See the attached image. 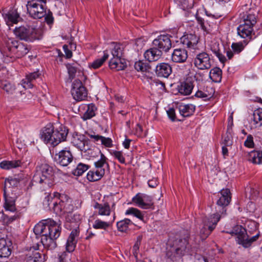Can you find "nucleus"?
Returning <instances> with one entry per match:
<instances>
[{
    "label": "nucleus",
    "instance_id": "f257e3e1",
    "mask_svg": "<svg viewBox=\"0 0 262 262\" xmlns=\"http://www.w3.org/2000/svg\"><path fill=\"white\" fill-rule=\"evenodd\" d=\"M61 230L60 225L51 219L42 220L33 229L35 234L41 237L42 244L48 250H53L57 247L56 240L60 236Z\"/></svg>",
    "mask_w": 262,
    "mask_h": 262
},
{
    "label": "nucleus",
    "instance_id": "f03ea898",
    "mask_svg": "<svg viewBox=\"0 0 262 262\" xmlns=\"http://www.w3.org/2000/svg\"><path fill=\"white\" fill-rule=\"evenodd\" d=\"M241 11L243 13V22L237 28L238 35L243 38L251 40L254 36L253 26L256 23V16L258 11L254 8H248V5L242 6Z\"/></svg>",
    "mask_w": 262,
    "mask_h": 262
},
{
    "label": "nucleus",
    "instance_id": "7ed1b4c3",
    "mask_svg": "<svg viewBox=\"0 0 262 262\" xmlns=\"http://www.w3.org/2000/svg\"><path fill=\"white\" fill-rule=\"evenodd\" d=\"M69 133L68 128L62 124L55 127L52 124H47L42 130L41 139L47 144L55 146L66 141Z\"/></svg>",
    "mask_w": 262,
    "mask_h": 262
},
{
    "label": "nucleus",
    "instance_id": "20e7f679",
    "mask_svg": "<svg viewBox=\"0 0 262 262\" xmlns=\"http://www.w3.org/2000/svg\"><path fill=\"white\" fill-rule=\"evenodd\" d=\"M189 235L187 233L183 236L175 239L172 245H168L166 255L172 261L176 260L187 253L190 249L189 243Z\"/></svg>",
    "mask_w": 262,
    "mask_h": 262
},
{
    "label": "nucleus",
    "instance_id": "39448f33",
    "mask_svg": "<svg viewBox=\"0 0 262 262\" xmlns=\"http://www.w3.org/2000/svg\"><path fill=\"white\" fill-rule=\"evenodd\" d=\"M32 182L40 184L43 188L51 187L54 183L53 168L47 163L37 166Z\"/></svg>",
    "mask_w": 262,
    "mask_h": 262
},
{
    "label": "nucleus",
    "instance_id": "423d86ee",
    "mask_svg": "<svg viewBox=\"0 0 262 262\" xmlns=\"http://www.w3.org/2000/svg\"><path fill=\"white\" fill-rule=\"evenodd\" d=\"M15 34L20 39L32 42L40 39L39 30L30 26H21L14 30Z\"/></svg>",
    "mask_w": 262,
    "mask_h": 262
},
{
    "label": "nucleus",
    "instance_id": "0eeeda50",
    "mask_svg": "<svg viewBox=\"0 0 262 262\" xmlns=\"http://www.w3.org/2000/svg\"><path fill=\"white\" fill-rule=\"evenodd\" d=\"M220 219L221 215L219 213L212 214L209 216L203 218V226L200 230V236L202 240L205 239L211 234L215 228Z\"/></svg>",
    "mask_w": 262,
    "mask_h": 262
},
{
    "label": "nucleus",
    "instance_id": "6e6552de",
    "mask_svg": "<svg viewBox=\"0 0 262 262\" xmlns=\"http://www.w3.org/2000/svg\"><path fill=\"white\" fill-rule=\"evenodd\" d=\"M195 57L193 59V63L197 69L201 70H208L211 68L213 60L210 55L206 52H199V49L193 52Z\"/></svg>",
    "mask_w": 262,
    "mask_h": 262
},
{
    "label": "nucleus",
    "instance_id": "1a4fd4ad",
    "mask_svg": "<svg viewBox=\"0 0 262 262\" xmlns=\"http://www.w3.org/2000/svg\"><path fill=\"white\" fill-rule=\"evenodd\" d=\"M26 7L29 16L34 19H40L46 15V6L39 4L36 0L28 1Z\"/></svg>",
    "mask_w": 262,
    "mask_h": 262
},
{
    "label": "nucleus",
    "instance_id": "9d476101",
    "mask_svg": "<svg viewBox=\"0 0 262 262\" xmlns=\"http://www.w3.org/2000/svg\"><path fill=\"white\" fill-rule=\"evenodd\" d=\"M7 48L10 52L8 56L20 58L26 55L29 51L27 45L19 42L16 40H12L8 43Z\"/></svg>",
    "mask_w": 262,
    "mask_h": 262
},
{
    "label": "nucleus",
    "instance_id": "9b49d317",
    "mask_svg": "<svg viewBox=\"0 0 262 262\" xmlns=\"http://www.w3.org/2000/svg\"><path fill=\"white\" fill-rule=\"evenodd\" d=\"M221 196L216 202V207H215L216 213L221 215L225 214L226 212V207L229 204L231 200V193L229 189H223L220 191Z\"/></svg>",
    "mask_w": 262,
    "mask_h": 262
},
{
    "label": "nucleus",
    "instance_id": "f8f14e48",
    "mask_svg": "<svg viewBox=\"0 0 262 262\" xmlns=\"http://www.w3.org/2000/svg\"><path fill=\"white\" fill-rule=\"evenodd\" d=\"M171 35L169 34L160 35L152 40L151 45L158 49L162 53L163 52L166 53L171 48Z\"/></svg>",
    "mask_w": 262,
    "mask_h": 262
},
{
    "label": "nucleus",
    "instance_id": "ddd939ff",
    "mask_svg": "<svg viewBox=\"0 0 262 262\" xmlns=\"http://www.w3.org/2000/svg\"><path fill=\"white\" fill-rule=\"evenodd\" d=\"M71 94L73 98L77 101H81L87 97V92L81 81L76 79L72 84Z\"/></svg>",
    "mask_w": 262,
    "mask_h": 262
},
{
    "label": "nucleus",
    "instance_id": "4468645a",
    "mask_svg": "<svg viewBox=\"0 0 262 262\" xmlns=\"http://www.w3.org/2000/svg\"><path fill=\"white\" fill-rule=\"evenodd\" d=\"M132 201L137 206L144 209L151 208L154 206L151 196L144 193H137L133 198Z\"/></svg>",
    "mask_w": 262,
    "mask_h": 262
},
{
    "label": "nucleus",
    "instance_id": "2eb2a0df",
    "mask_svg": "<svg viewBox=\"0 0 262 262\" xmlns=\"http://www.w3.org/2000/svg\"><path fill=\"white\" fill-rule=\"evenodd\" d=\"M5 198V203L4 204V207L6 211H9L11 212H15V214L12 216H8V223H11L14 220L18 219L20 216V213L16 211V208L15 206V200L12 197L8 196V194H4Z\"/></svg>",
    "mask_w": 262,
    "mask_h": 262
},
{
    "label": "nucleus",
    "instance_id": "dca6fc26",
    "mask_svg": "<svg viewBox=\"0 0 262 262\" xmlns=\"http://www.w3.org/2000/svg\"><path fill=\"white\" fill-rule=\"evenodd\" d=\"M23 256L25 262H44L46 260V255L41 254L34 247H30Z\"/></svg>",
    "mask_w": 262,
    "mask_h": 262
},
{
    "label": "nucleus",
    "instance_id": "f3484780",
    "mask_svg": "<svg viewBox=\"0 0 262 262\" xmlns=\"http://www.w3.org/2000/svg\"><path fill=\"white\" fill-rule=\"evenodd\" d=\"M73 159L71 152L67 149H63L54 156V161L62 166H68Z\"/></svg>",
    "mask_w": 262,
    "mask_h": 262
},
{
    "label": "nucleus",
    "instance_id": "a211bd4d",
    "mask_svg": "<svg viewBox=\"0 0 262 262\" xmlns=\"http://www.w3.org/2000/svg\"><path fill=\"white\" fill-rule=\"evenodd\" d=\"M199 41V38L193 34H186L180 38L181 43L185 47L190 50H198L197 45Z\"/></svg>",
    "mask_w": 262,
    "mask_h": 262
},
{
    "label": "nucleus",
    "instance_id": "6ab92c4d",
    "mask_svg": "<svg viewBox=\"0 0 262 262\" xmlns=\"http://www.w3.org/2000/svg\"><path fill=\"white\" fill-rule=\"evenodd\" d=\"M226 233L231 234L232 236H235L236 242L241 245L247 236L246 229L241 225H236L231 231H227Z\"/></svg>",
    "mask_w": 262,
    "mask_h": 262
},
{
    "label": "nucleus",
    "instance_id": "aec40b11",
    "mask_svg": "<svg viewBox=\"0 0 262 262\" xmlns=\"http://www.w3.org/2000/svg\"><path fill=\"white\" fill-rule=\"evenodd\" d=\"M115 203H113L111 207L108 202L104 203H99L95 202L93 207L96 210V212L98 215L100 216H110L111 213L112 209H113Z\"/></svg>",
    "mask_w": 262,
    "mask_h": 262
},
{
    "label": "nucleus",
    "instance_id": "412c9836",
    "mask_svg": "<svg viewBox=\"0 0 262 262\" xmlns=\"http://www.w3.org/2000/svg\"><path fill=\"white\" fill-rule=\"evenodd\" d=\"M12 243L5 238H0V258H8L12 252Z\"/></svg>",
    "mask_w": 262,
    "mask_h": 262
},
{
    "label": "nucleus",
    "instance_id": "4be33fe9",
    "mask_svg": "<svg viewBox=\"0 0 262 262\" xmlns=\"http://www.w3.org/2000/svg\"><path fill=\"white\" fill-rule=\"evenodd\" d=\"M79 235V227H77L74 229L71 232L66 243V250L69 252H72L74 251L77 241L76 239Z\"/></svg>",
    "mask_w": 262,
    "mask_h": 262
},
{
    "label": "nucleus",
    "instance_id": "5701e85b",
    "mask_svg": "<svg viewBox=\"0 0 262 262\" xmlns=\"http://www.w3.org/2000/svg\"><path fill=\"white\" fill-rule=\"evenodd\" d=\"M87 141L85 137L81 134H74L71 139V143L81 151H86L88 148L86 147Z\"/></svg>",
    "mask_w": 262,
    "mask_h": 262
},
{
    "label": "nucleus",
    "instance_id": "b1692460",
    "mask_svg": "<svg viewBox=\"0 0 262 262\" xmlns=\"http://www.w3.org/2000/svg\"><path fill=\"white\" fill-rule=\"evenodd\" d=\"M188 58V53L186 49L177 48L173 50L171 55V60L176 63H184Z\"/></svg>",
    "mask_w": 262,
    "mask_h": 262
},
{
    "label": "nucleus",
    "instance_id": "393cba45",
    "mask_svg": "<svg viewBox=\"0 0 262 262\" xmlns=\"http://www.w3.org/2000/svg\"><path fill=\"white\" fill-rule=\"evenodd\" d=\"M162 55L163 53L152 46V47L146 50L144 53L145 59L149 62L158 61Z\"/></svg>",
    "mask_w": 262,
    "mask_h": 262
},
{
    "label": "nucleus",
    "instance_id": "a878e982",
    "mask_svg": "<svg viewBox=\"0 0 262 262\" xmlns=\"http://www.w3.org/2000/svg\"><path fill=\"white\" fill-rule=\"evenodd\" d=\"M60 209L61 211L64 213H67L68 215L66 216V220L67 222H73L74 220H76L75 219L77 215L73 214L71 212L73 210V206L69 201H67L66 202L63 201H60L59 203Z\"/></svg>",
    "mask_w": 262,
    "mask_h": 262
},
{
    "label": "nucleus",
    "instance_id": "bb28decb",
    "mask_svg": "<svg viewBox=\"0 0 262 262\" xmlns=\"http://www.w3.org/2000/svg\"><path fill=\"white\" fill-rule=\"evenodd\" d=\"M155 72L158 77L167 78L172 72V68L168 63H160L156 66Z\"/></svg>",
    "mask_w": 262,
    "mask_h": 262
},
{
    "label": "nucleus",
    "instance_id": "cd10ccee",
    "mask_svg": "<svg viewBox=\"0 0 262 262\" xmlns=\"http://www.w3.org/2000/svg\"><path fill=\"white\" fill-rule=\"evenodd\" d=\"M111 54L113 57L118 58H124V46L119 42H112L111 44Z\"/></svg>",
    "mask_w": 262,
    "mask_h": 262
},
{
    "label": "nucleus",
    "instance_id": "c85d7f7f",
    "mask_svg": "<svg viewBox=\"0 0 262 262\" xmlns=\"http://www.w3.org/2000/svg\"><path fill=\"white\" fill-rule=\"evenodd\" d=\"M127 67L124 58L112 57L109 62V67L111 69L118 71L124 70Z\"/></svg>",
    "mask_w": 262,
    "mask_h": 262
},
{
    "label": "nucleus",
    "instance_id": "c756f323",
    "mask_svg": "<svg viewBox=\"0 0 262 262\" xmlns=\"http://www.w3.org/2000/svg\"><path fill=\"white\" fill-rule=\"evenodd\" d=\"M38 72L30 73L26 76V78L21 80V84L25 89H31L34 86V81L39 77Z\"/></svg>",
    "mask_w": 262,
    "mask_h": 262
},
{
    "label": "nucleus",
    "instance_id": "7c9ffc66",
    "mask_svg": "<svg viewBox=\"0 0 262 262\" xmlns=\"http://www.w3.org/2000/svg\"><path fill=\"white\" fill-rule=\"evenodd\" d=\"M23 179V177L19 176H18L17 177H9L6 179L3 188L4 194H6L8 193V188L17 186L20 181Z\"/></svg>",
    "mask_w": 262,
    "mask_h": 262
},
{
    "label": "nucleus",
    "instance_id": "2f4dec72",
    "mask_svg": "<svg viewBox=\"0 0 262 262\" xmlns=\"http://www.w3.org/2000/svg\"><path fill=\"white\" fill-rule=\"evenodd\" d=\"M180 114L184 117H189L192 115L195 110V106L192 104H181L178 106Z\"/></svg>",
    "mask_w": 262,
    "mask_h": 262
},
{
    "label": "nucleus",
    "instance_id": "473e14b6",
    "mask_svg": "<svg viewBox=\"0 0 262 262\" xmlns=\"http://www.w3.org/2000/svg\"><path fill=\"white\" fill-rule=\"evenodd\" d=\"M104 174L105 173L103 172L101 170L95 168L88 172L86 178L90 182H95L100 180Z\"/></svg>",
    "mask_w": 262,
    "mask_h": 262
},
{
    "label": "nucleus",
    "instance_id": "72a5a7b5",
    "mask_svg": "<svg viewBox=\"0 0 262 262\" xmlns=\"http://www.w3.org/2000/svg\"><path fill=\"white\" fill-rule=\"evenodd\" d=\"M21 161L19 160L13 161L4 160L0 163V167L5 170H10L20 167L21 166Z\"/></svg>",
    "mask_w": 262,
    "mask_h": 262
},
{
    "label": "nucleus",
    "instance_id": "f704fd0d",
    "mask_svg": "<svg viewBox=\"0 0 262 262\" xmlns=\"http://www.w3.org/2000/svg\"><path fill=\"white\" fill-rule=\"evenodd\" d=\"M19 18H20L19 14L16 10L9 11L5 16V19L8 25L17 24Z\"/></svg>",
    "mask_w": 262,
    "mask_h": 262
},
{
    "label": "nucleus",
    "instance_id": "c9c22d12",
    "mask_svg": "<svg viewBox=\"0 0 262 262\" xmlns=\"http://www.w3.org/2000/svg\"><path fill=\"white\" fill-rule=\"evenodd\" d=\"M193 85L191 82H184L178 86L179 93L183 95H190L193 89Z\"/></svg>",
    "mask_w": 262,
    "mask_h": 262
},
{
    "label": "nucleus",
    "instance_id": "e433bc0d",
    "mask_svg": "<svg viewBox=\"0 0 262 262\" xmlns=\"http://www.w3.org/2000/svg\"><path fill=\"white\" fill-rule=\"evenodd\" d=\"M0 88L8 95H13L16 91L15 85L7 80H0Z\"/></svg>",
    "mask_w": 262,
    "mask_h": 262
},
{
    "label": "nucleus",
    "instance_id": "4c0bfd02",
    "mask_svg": "<svg viewBox=\"0 0 262 262\" xmlns=\"http://www.w3.org/2000/svg\"><path fill=\"white\" fill-rule=\"evenodd\" d=\"M248 160L254 164H262V151L253 150L248 154Z\"/></svg>",
    "mask_w": 262,
    "mask_h": 262
},
{
    "label": "nucleus",
    "instance_id": "58836bf2",
    "mask_svg": "<svg viewBox=\"0 0 262 262\" xmlns=\"http://www.w3.org/2000/svg\"><path fill=\"white\" fill-rule=\"evenodd\" d=\"M100 158L97 161L95 162V168L99 170H101L103 172L105 173L104 166L108 167V164L107 162V158L100 151Z\"/></svg>",
    "mask_w": 262,
    "mask_h": 262
},
{
    "label": "nucleus",
    "instance_id": "ea45409f",
    "mask_svg": "<svg viewBox=\"0 0 262 262\" xmlns=\"http://www.w3.org/2000/svg\"><path fill=\"white\" fill-rule=\"evenodd\" d=\"M222 71L218 67L212 69L209 73L210 78L214 82H220L222 80Z\"/></svg>",
    "mask_w": 262,
    "mask_h": 262
},
{
    "label": "nucleus",
    "instance_id": "a19ab883",
    "mask_svg": "<svg viewBox=\"0 0 262 262\" xmlns=\"http://www.w3.org/2000/svg\"><path fill=\"white\" fill-rule=\"evenodd\" d=\"M132 221L128 219H124L117 223V227L119 231L125 232L128 229V227L133 225Z\"/></svg>",
    "mask_w": 262,
    "mask_h": 262
},
{
    "label": "nucleus",
    "instance_id": "79ce46f5",
    "mask_svg": "<svg viewBox=\"0 0 262 262\" xmlns=\"http://www.w3.org/2000/svg\"><path fill=\"white\" fill-rule=\"evenodd\" d=\"M87 110L82 116V119L83 120H86L91 119L95 116V111L97 110V107L93 103H90L87 106Z\"/></svg>",
    "mask_w": 262,
    "mask_h": 262
},
{
    "label": "nucleus",
    "instance_id": "37998d69",
    "mask_svg": "<svg viewBox=\"0 0 262 262\" xmlns=\"http://www.w3.org/2000/svg\"><path fill=\"white\" fill-rule=\"evenodd\" d=\"M211 50L217 57L219 60L222 63H225L226 61V58L221 52L219 48V43H214V45L211 47Z\"/></svg>",
    "mask_w": 262,
    "mask_h": 262
},
{
    "label": "nucleus",
    "instance_id": "c03bdc74",
    "mask_svg": "<svg viewBox=\"0 0 262 262\" xmlns=\"http://www.w3.org/2000/svg\"><path fill=\"white\" fill-rule=\"evenodd\" d=\"M109 55L105 51L104 52L103 56L102 58L94 60L91 64V67L96 69L100 68L105 61L108 58Z\"/></svg>",
    "mask_w": 262,
    "mask_h": 262
},
{
    "label": "nucleus",
    "instance_id": "a18cd8bd",
    "mask_svg": "<svg viewBox=\"0 0 262 262\" xmlns=\"http://www.w3.org/2000/svg\"><path fill=\"white\" fill-rule=\"evenodd\" d=\"M134 68L138 72H144L149 70L150 66L143 60H139L135 63Z\"/></svg>",
    "mask_w": 262,
    "mask_h": 262
},
{
    "label": "nucleus",
    "instance_id": "49530a36",
    "mask_svg": "<svg viewBox=\"0 0 262 262\" xmlns=\"http://www.w3.org/2000/svg\"><path fill=\"white\" fill-rule=\"evenodd\" d=\"M111 225L110 222H105L100 219L95 221L93 227L95 229L106 230Z\"/></svg>",
    "mask_w": 262,
    "mask_h": 262
},
{
    "label": "nucleus",
    "instance_id": "de8ad7c7",
    "mask_svg": "<svg viewBox=\"0 0 262 262\" xmlns=\"http://www.w3.org/2000/svg\"><path fill=\"white\" fill-rule=\"evenodd\" d=\"M89 167L88 165L79 163L76 169L73 170V173L75 176H80L89 168Z\"/></svg>",
    "mask_w": 262,
    "mask_h": 262
},
{
    "label": "nucleus",
    "instance_id": "09e8293b",
    "mask_svg": "<svg viewBox=\"0 0 262 262\" xmlns=\"http://www.w3.org/2000/svg\"><path fill=\"white\" fill-rule=\"evenodd\" d=\"M259 232H258V233H257L255 236H253L251 238H249V235L247 234V236L245 238V239L244 240L242 246L245 248H249L251 246L253 242L256 241L258 239V238L259 237Z\"/></svg>",
    "mask_w": 262,
    "mask_h": 262
},
{
    "label": "nucleus",
    "instance_id": "8fccbe9b",
    "mask_svg": "<svg viewBox=\"0 0 262 262\" xmlns=\"http://www.w3.org/2000/svg\"><path fill=\"white\" fill-rule=\"evenodd\" d=\"M66 68L68 71L69 78L72 80L75 77V74L77 72V68L74 64L70 63L66 64Z\"/></svg>",
    "mask_w": 262,
    "mask_h": 262
},
{
    "label": "nucleus",
    "instance_id": "3c124183",
    "mask_svg": "<svg viewBox=\"0 0 262 262\" xmlns=\"http://www.w3.org/2000/svg\"><path fill=\"white\" fill-rule=\"evenodd\" d=\"M142 239V235H140L137 236V240L132 249L133 253L136 258H137L139 250V247Z\"/></svg>",
    "mask_w": 262,
    "mask_h": 262
},
{
    "label": "nucleus",
    "instance_id": "603ef678",
    "mask_svg": "<svg viewBox=\"0 0 262 262\" xmlns=\"http://www.w3.org/2000/svg\"><path fill=\"white\" fill-rule=\"evenodd\" d=\"M110 153L111 155L114 156L115 159H117L120 163L122 164H124L125 163V158L123 156L122 151L112 150Z\"/></svg>",
    "mask_w": 262,
    "mask_h": 262
},
{
    "label": "nucleus",
    "instance_id": "864d4df0",
    "mask_svg": "<svg viewBox=\"0 0 262 262\" xmlns=\"http://www.w3.org/2000/svg\"><path fill=\"white\" fill-rule=\"evenodd\" d=\"M253 120L256 124L261 122L260 125H262V108H258L254 111Z\"/></svg>",
    "mask_w": 262,
    "mask_h": 262
},
{
    "label": "nucleus",
    "instance_id": "5fc2aeb1",
    "mask_svg": "<svg viewBox=\"0 0 262 262\" xmlns=\"http://www.w3.org/2000/svg\"><path fill=\"white\" fill-rule=\"evenodd\" d=\"M244 46L241 42H233L231 45V48L235 54H239L244 49Z\"/></svg>",
    "mask_w": 262,
    "mask_h": 262
},
{
    "label": "nucleus",
    "instance_id": "6e6d98bb",
    "mask_svg": "<svg viewBox=\"0 0 262 262\" xmlns=\"http://www.w3.org/2000/svg\"><path fill=\"white\" fill-rule=\"evenodd\" d=\"M152 86L160 92H165L166 90L165 83L160 80H155L152 83Z\"/></svg>",
    "mask_w": 262,
    "mask_h": 262
},
{
    "label": "nucleus",
    "instance_id": "4d7b16f0",
    "mask_svg": "<svg viewBox=\"0 0 262 262\" xmlns=\"http://www.w3.org/2000/svg\"><path fill=\"white\" fill-rule=\"evenodd\" d=\"M195 96L199 98H204L205 100H208L212 97V92L210 93H206L200 90H198Z\"/></svg>",
    "mask_w": 262,
    "mask_h": 262
},
{
    "label": "nucleus",
    "instance_id": "13d9d810",
    "mask_svg": "<svg viewBox=\"0 0 262 262\" xmlns=\"http://www.w3.org/2000/svg\"><path fill=\"white\" fill-rule=\"evenodd\" d=\"M244 146L246 147L252 148L254 147V143L253 141V137L251 135H248L247 139L244 142Z\"/></svg>",
    "mask_w": 262,
    "mask_h": 262
},
{
    "label": "nucleus",
    "instance_id": "bf43d9fd",
    "mask_svg": "<svg viewBox=\"0 0 262 262\" xmlns=\"http://www.w3.org/2000/svg\"><path fill=\"white\" fill-rule=\"evenodd\" d=\"M101 144L106 147H112L113 145V141L110 138H106L102 136L100 140Z\"/></svg>",
    "mask_w": 262,
    "mask_h": 262
},
{
    "label": "nucleus",
    "instance_id": "052dcab7",
    "mask_svg": "<svg viewBox=\"0 0 262 262\" xmlns=\"http://www.w3.org/2000/svg\"><path fill=\"white\" fill-rule=\"evenodd\" d=\"M179 5L182 7L183 9H187L190 8L191 6L189 4L188 0H174Z\"/></svg>",
    "mask_w": 262,
    "mask_h": 262
},
{
    "label": "nucleus",
    "instance_id": "680f3d73",
    "mask_svg": "<svg viewBox=\"0 0 262 262\" xmlns=\"http://www.w3.org/2000/svg\"><path fill=\"white\" fill-rule=\"evenodd\" d=\"M232 139L230 135H227L226 136L224 137L223 144L224 146H230L232 144Z\"/></svg>",
    "mask_w": 262,
    "mask_h": 262
},
{
    "label": "nucleus",
    "instance_id": "e2e57ef3",
    "mask_svg": "<svg viewBox=\"0 0 262 262\" xmlns=\"http://www.w3.org/2000/svg\"><path fill=\"white\" fill-rule=\"evenodd\" d=\"M19 124L17 122H12L9 125V129L13 130L14 133H18L19 130Z\"/></svg>",
    "mask_w": 262,
    "mask_h": 262
},
{
    "label": "nucleus",
    "instance_id": "0e129e2a",
    "mask_svg": "<svg viewBox=\"0 0 262 262\" xmlns=\"http://www.w3.org/2000/svg\"><path fill=\"white\" fill-rule=\"evenodd\" d=\"M63 49L65 53V56L67 58H70L72 57V52L69 49L68 45H64L63 46Z\"/></svg>",
    "mask_w": 262,
    "mask_h": 262
},
{
    "label": "nucleus",
    "instance_id": "69168bd1",
    "mask_svg": "<svg viewBox=\"0 0 262 262\" xmlns=\"http://www.w3.org/2000/svg\"><path fill=\"white\" fill-rule=\"evenodd\" d=\"M167 114L169 118L172 121H174L176 120V114L173 108H169L167 111Z\"/></svg>",
    "mask_w": 262,
    "mask_h": 262
},
{
    "label": "nucleus",
    "instance_id": "338daca9",
    "mask_svg": "<svg viewBox=\"0 0 262 262\" xmlns=\"http://www.w3.org/2000/svg\"><path fill=\"white\" fill-rule=\"evenodd\" d=\"M67 254L66 252H63L58 254L57 262H67L66 257Z\"/></svg>",
    "mask_w": 262,
    "mask_h": 262
},
{
    "label": "nucleus",
    "instance_id": "774afa93",
    "mask_svg": "<svg viewBox=\"0 0 262 262\" xmlns=\"http://www.w3.org/2000/svg\"><path fill=\"white\" fill-rule=\"evenodd\" d=\"M46 21L48 24H52L53 22V17L52 16V13L50 12L47 15L44 16Z\"/></svg>",
    "mask_w": 262,
    "mask_h": 262
}]
</instances>
